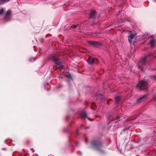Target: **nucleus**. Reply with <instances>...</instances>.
Instances as JSON below:
<instances>
[{
  "label": "nucleus",
  "mask_w": 156,
  "mask_h": 156,
  "mask_svg": "<svg viewBox=\"0 0 156 156\" xmlns=\"http://www.w3.org/2000/svg\"><path fill=\"white\" fill-rule=\"evenodd\" d=\"M149 56V55L145 56L139 62L138 66L139 68L141 69V71H143L147 67V63L146 62V59Z\"/></svg>",
  "instance_id": "f257e3e1"
},
{
  "label": "nucleus",
  "mask_w": 156,
  "mask_h": 156,
  "mask_svg": "<svg viewBox=\"0 0 156 156\" xmlns=\"http://www.w3.org/2000/svg\"><path fill=\"white\" fill-rule=\"evenodd\" d=\"M0 10V16L3 15L4 16V19L6 21L10 20V15L11 12V10Z\"/></svg>",
  "instance_id": "f03ea898"
},
{
  "label": "nucleus",
  "mask_w": 156,
  "mask_h": 156,
  "mask_svg": "<svg viewBox=\"0 0 156 156\" xmlns=\"http://www.w3.org/2000/svg\"><path fill=\"white\" fill-rule=\"evenodd\" d=\"M136 87L139 90H143L147 87V83L146 81L144 80H142L139 82L136 86Z\"/></svg>",
  "instance_id": "7ed1b4c3"
},
{
  "label": "nucleus",
  "mask_w": 156,
  "mask_h": 156,
  "mask_svg": "<svg viewBox=\"0 0 156 156\" xmlns=\"http://www.w3.org/2000/svg\"><path fill=\"white\" fill-rule=\"evenodd\" d=\"M53 61L55 63V64L58 66V68L60 70H62L63 69L64 67L62 66L60 63L59 59L55 57H53L52 58Z\"/></svg>",
  "instance_id": "20e7f679"
},
{
  "label": "nucleus",
  "mask_w": 156,
  "mask_h": 156,
  "mask_svg": "<svg viewBox=\"0 0 156 156\" xmlns=\"http://www.w3.org/2000/svg\"><path fill=\"white\" fill-rule=\"evenodd\" d=\"M101 144L97 142L94 141L92 142L91 144V147L96 149L101 148Z\"/></svg>",
  "instance_id": "39448f33"
},
{
  "label": "nucleus",
  "mask_w": 156,
  "mask_h": 156,
  "mask_svg": "<svg viewBox=\"0 0 156 156\" xmlns=\"http://www.w3.org/2000/svg\"><path fill=\"white\" fill-rule=\"evenodd\" d=\"M147 95L145 94L143 96H141L136 101V102L137 103H140L144 100L145 98L147 97Z\"/></svg>",
  "instance_id": "423d86ee"
},
{
  "label": "nucleus",
  "mask_w": 156,
  "mask_h": 156,
  "mask_svg": "<svg viewBox=\"0 0 156 156\" xmlns=\"http://www.w3.org/2000/svg\"><path fill=\"white\" fill-rule=\"evenodd\" d=\"M96 16V12L95 10H92L90 14V17L92 19H94Z\"/></svg>",
  "instance_id": "0eeeda50"
},
{
  "label": "nucleus",
  "mask_w": 156,
  "mask_h": 156,
  "mask_svg": "<svg viewBox=\"0 0 156 156\" xmlns=\"http://www.w3.org/2000/svg\"><path fill=\"white\" fill-rule=\"evenodd\" d=\"M136 33H133L131 34L130 35L128 36V41L129 43H131L132 39H133L135 36H136Z\"/></svg>",
  "instance_id": "6e6552de"
},
{
  "label": "nucleus",
  "mask_w": 156,
  "mask_h": 156,
  "mask_svg": "<svg viewBox=\"0 0 156 156\" xmlns=\"http://www.w3.org/2000/svg\"><path fill=\"white\" fill-rule=\"evenodd\" d=\"M88 43L89 44L94 45L95 46L100 45L99 43L97 42L90 41H88Z\"/></svg>",
  "instance_id": "1a4fd4ad"
},
{
  "label": "nucleus",
  "mask_w": 156,
  "mask_h": 156,
  "mask_svg": "<svg viewBox=\"0 0 156 156\" xmlns=\"http://www.w3.org/2000/svg\"><path fill=\"white\" fill-rule=\"evenodd\" d=\"M95 61V60L92 57H90L87 60L88 63L91 65L93 64Z\"/></svg>",
  "instance_id": "9d476101"
},
{
  "label": "nucleus",
  "mask_w": 156,
  "mask_h": 156,
  "mask_svg": "<svg viewBox=\"0 0 156 156\" xmlns=\"http://www.w3.org/2000/svg\"><path fill=\"white\" fill-rule=\"evenodd\" d=\"M80 117L81 118L83 119L87 118V115L85 112H83L80 115Z\"/></svg>",
  "instance_id": "9b49d317"
},
{
  "label": "nucleus",
  "mask_w": 156,
  "mask_h": 156,
  "mask_svg": "<svg viewBox=\"0 0 156 156\" xmlns=\"http://www.w3.org/2000/svg\"><path fill=\"white\" fill-rule=\"evenodd\" d=\"M155 41L154 39H152L150 41V43L151 45V47L152 48L154 45Z\"/></svg>",
  "instance_id": "f8f14e48"
},
{
  "label": "nucleus",
  "mask_w": 156,
  "mask_h": 156,
  "mask_svg": "<svg viewBox=\"0 0 156 156\" xmlns=\"http://www.w3.org/2000/svg\"><path fill=\"white\" fill-rule=\"evenodd\" d=\"M121 97L120 96H118L115 98V101L117 103H118L119 101L121 99Z\"/></svg>",
  "instance_id": "ddd939ff"
},
{
  "label": "nucleus",
  "mask_w": 156,
  "mask_h": 156,
  "mask_svg": "<svg viewBox=\"0 0 156 156\" xmlns=\"http://www.w3.org/2000/svg\"><path fill=\"white\" fill-rule=\"evenodd\" d=\"M9 0H0V5L3 4Z\"/></svg>",
  "instance_id": "4468645a"
},
{
  "label": "nucleus",
  "mask_w": 156,
  "mask_h": 156,
  "mask_svg": "<svg viewBox=\"0 0 156 156\" xmlns=\"http://www.w3.org/2000/svg\"><path fill=\"white\" fill-rule=\"evenodd\" d=\"M153 100L154 101L156 102V94L153 95Z\"/></svg>",
  "instance_id": "2eb2a0df"
},
{
  "label": "nucleus",
  "mask_w": 156,
  "mask_h": 156,
  "mask_svg": "<svg viewBox=\"0 0 156 156\" xmlns=\"http://www.w3.org/2000/svg\"><path fill=\"white\" fill-rule=\"evenodd\" d=\"M108 122L111 120H113V118L112 117V116L109 115V118H108Z\"/></svg>",
  "instance_id": "dca6fc26"
},
{
  "label": "nucleus",
  "mask_w": 156,
  "mask_h": 156,
  "mask_svg": "<svg viewBox=\"0 0 156 156\" xmlns=\"http://www.w3.org/2000/svg\"><path fill=\"white\" fill-rule=\"evenodd\" d=\"M67 76L69 78H71V75L69 74H68Z\"/></svg>",
  "instance_id": "f3484780"
},
{
  "label": "nucleus",
  "mask_w": 156,
  "mask_h": 156,
  "mask_svg": "<svg viewBox=\"0 0 156 156\" xmlns=\"http://www.w3.org/2000/svg\"><path fill=\"white\" fill-rule=\"evenodd\" d=\"M76 26L75 25H73V26H71V27H72V28L73 27L74 28H76Z\"/></svg>",
  "instance_id": "a211bd4d"
},
{
  "label": "nucleus",
  "mask_w": 156,
  "mask_h": 156,
  "mask_svg": "<svg viewBox=\"0 0 156 156\" xmlns=\"http://www.w3.org/2000/svg\"><path fill=\"white\" fill-rule=\"evenodd\" d=\"M153 79H154L155 80H156V76H154L153 77Z\"/></svg>",
  "instance_id": "6ab92c4d"
},
{
  "label": "nucleus",
  "mask_w": 156,
  "mask_h": 156,
  "mask_svg": "<svg viewBox=\"0 0 156 156\" xmlns=\"http://www.w3.org/2000/svg\"><path fill=\"white\" fill-rule=\"evenodd\" d=\"M129 33H130V34H131V31H129Z\"/></svg>",
  "instance_id": "aec40b11"
},
{
  "label": "nucleus",
  "mask_w": 156,
  "mask_h": 156,
  "mask_svg": "<svg viewBox=\"0 0 156 156\" xmlns=\"http://www.w3.org/2000/svg\"><path fill=\"white\" fill-rule=\"evenodd\" d=\"M86 141H87V140H86H86H85V142H86Z\"/></svg>",
  "instance_id": "412c9836"
},
{
  "label": "nucleus",
  "mask_w": 156,
  "mask_h": 156,
  "mask_svg": "<svg viewBox=\"0 0 156 156\" xmlns=\"http://www.w3.org/2000/svg\"><path fill=\"white\" fill-rule=\"evenodd\" d=\"M128 21H129V22L130 21L129 20H128Z\"/></svg>",
  "instance_id": "4be33fe9"
},
{
  "label": "nucleus",
  "mask_w": 156,
  "mask_h": 156,
  "mask_svg": "<svg viewBox=\"0 0 156 156\" xmlns=\"http://www.w3.org/2000/svg\"><path fill=\"white\" fill-rule=\"evenodd\" d=\"M93 104H95V103H94V102H93Z\"/></svg>",
  "instance_id": "5701e85b"
},
{
  "label": "nucleus",
  "mask_w": 156,
  "mask_h": 156,
  "mask_svg": "<svg viewBox=\"0 0 156 156\" xmlns=\"http://www.w3.org/2000/svg\"><path fill=\"white\" fill-rule=\"evenodd\" d=\"M1 10H3V9H2Z\"/></svg>",
  "instance_id": "b1692460"
}]
</instances>
